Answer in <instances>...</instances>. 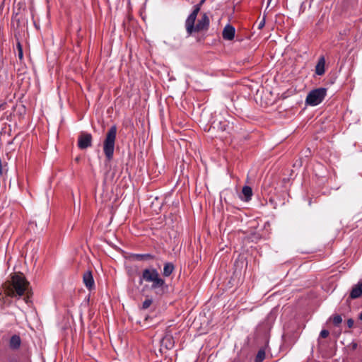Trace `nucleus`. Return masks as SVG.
<instances>
[{"mask_svg": "<svg viewBox=\"0 0 362 362\" xmlns=\"http://www.w3.org/2000/svg\"><path fill=\"white\" fill-rule=\"evenodd\" d=\"M144 281L151 283V289L158 296H163L168 290V284L161 278L156 268L150 267L143 269L139 279V284L141 285Z\"/></svg>", "mask_w": 362, "mask_h": 362, "instance_id": "nucleus-1", "label": "nucleus"}, {"mask_svg": "<svg viewBox=\"0 0 362 362\" xmlns=\"http://www.w3.org/2000/svg\"><path fill=\"white\" fill-rule=\"evenodd\" d=\"M199 11L200 4H196L194 6L192 12L188 16L185 21V28L188 35H191L193 33H198L209 28L210 21L206 13H203L202 18L198 20L197 25H194Z\"/></svg>", "mask_w": 362, "mask_h": 362, "instance_id": "nucleus-2", "label": "nucleus"}, {"mask_svg": "<svg viewBox=\"0 0 362 362\" xmlns=\"http://www.w3.org/2000/svg\"><path fill=\"white\" fill-rule=\"evenodd\" d=\"M28 286L29 283L23 274H14L8 282L6 291L8 296L19 298L25 294Z\"/></svg>", "mask_w": 362, "mask_h": 362, "instance_id": "nucleus-3", "label": "nucleus"}, {"mask_svg": "<svg viewBox=\"0 0 362 362\" xmlns=\"http://www.w3.org/2000/svg\"><path fill=\"white\" fill-rule=\"evenodd\" d=\"M117 130V129L116 125L110 127L106 133L105 138L103 141V152L105 156V161L108 163L113 158Z\"/></svg>", "mask_w": 362, "mask_h": 362, "instance_id": "nucleus-4", "label": "nucleus"}, {"mask_svg": "<svg viewBox=\"0 0 362 362\" xmlns=\"http://www.w3.org/2000/svg\"><path fill=\"white\" fill-rule=\"evenodd\" d=\"M327 95V88H318L313 89L308 94L305 103L311 106H316L321 103Z\"/></svg>", "mask_w": 362, "mask_h": 362, "instance_id": "nucleus-5", "label": "nucleus"}, {"mask_svg": "<svg viewBox=\"0 0 362 362\" xmlns=\"http://www.w3.org/2000/svg\"><path fill=\"white\" fill-rule=\"evenodd\" d=\"M211 126L214 129H217L222 132H226L229 133L233 129V123H230L224 118H221L219 120H214L212 122Z\"/></svg>", "mask_w": 362, "mask_h": 362, "instance_id": "nucleus-6", "label": "nucleus"}, {"mask_svg": "<svg viewBox=\"0 0 362 362\" xmlns=\"http://www.w3.org/2000/svg\"><path fill=\"white\" fill-rule=\"evenodd\" d=\"M93 137L90 133L81 132L78 139V147L80 149H86L92 146Z\"/></svg>", "mask_w": 362, "mask_h": 362, "instance_id": "nucleus-7", "label": "nucleus"}, {"mask_svg": "<svg viewBox=\"0 0 362 362\" xmlns=\"http://www.w3.org/2000/svg\"><path fill=\"white\" fill-rule=\"evenodd\" d=\"M83 281L86 287L91 291L95 288V282L90 271H86L83 274Z\"/></svg>", "mask_w": 362, "mask_h": 362, "instance_id": "nucleus-8", "label": "nucleus"}, {"mask_svg": "<svg viewBox=\"0 0 362 362\" xmlns=\"http://www.w3.org/2000/svg\"><path fill=\"white\" fill-rule=\"evenodd\" d=\"M362 296V281L354 285L349 294V298L356 299Z\"/></svg>", "mask_w": 362, "mask_h": 362, "instance_id": "nucleus-9", "label": "nucleus"}, {"mask_svg": "<svg viewBox=\"0 0 362 362\" xmlns=\"http://www.w3.org/2000/svg\"><path fill=\"white\" fill-rule=\"evenodd\" d=\"M235 28L233 25L228 24L223 28L222 36L224 40H232L235 37Z\"/></svg>", "mask_w": 362, "mask_h": 362, "instance_id": "nucleus-10", "label": "nucleus"}, {"mask_svg": "<svg viewBox=\"0 0 362 362\" xmlns=\"http://www.w3.org/2000/svg\"><path fill=\"white\" fill-rule=\"evenodd\" d=\"M161 346L166 349H171L175 345V341L173 336L170 334H166L160 341Z\"/></svg>", "mask_w": 362, "mask_h": 362, "instance_id": "nucleus-11", "label": "nucleus"}, {"mask_svg": "<svg viewBox=\"0 0 362 362\" xmlns=\"http://www.w3.org/2000/svg\"><path fill=\"white\" fill-rule=\"evenodd\" d=\"M315 74L318 76H322L325 73V58L320 56L315 66Z\"/></svg>", "mask_w": 362, "mask_h": 362, "instance_id": "nucleus-12", "label": "nucleus"}, {"mask_svg": "<svg viewBox=\"0 0 362 362\" xmlns=\"http://www.w3.org/2000/svg\"><path fill=\"white\" fill-rule=\"evenodd\" d=\"M21 343L20 336L13 334L9 339L8 346L11 350H18L21 347Z\"/></svg>", "mask_w": 362, "mask_h": 362, "instance_id": "nucleus-13", "label": "nucleus"}, {"mask_svg": "<svg viewBox=\"0 0 362 362\" xmlns=\"http://www.w3.org/2000/svg\"><path fill=\"white\" fill-rule=\"evenodd\" d=\"M0 362H21L19 356L16 354L0 355Z\"/></svg>", "mask_w": 362, "mask_h": 362, "instance_id": "nucleus-14", "label": "nucleus"}, {"mask_svg": "<svg viewBox=\"0 0 362 362\" xmlns=\"http://www.w3.org/2000/svg\"><path fill=\"white\" fill-rule=\"evenodd\" d=\"M242 194L244 196L243 198H242L243 200L245 202H248L251 200L252 196V189L249 186H244L242 189Z\"/></svg>", "mask_w": 362, "mask_h": 362, "instance_id": "nucleus-15", "label": "nucleus"}, {"mask_svg": "<svg viewBox=\"0 0 362 362\" xmlns=\"http://www.w3.org/2000/svg\"><path fill=\"white\" fill-rule=\"evenodd\" d=\"M175 269L174 264L171 262H166L164 264L163 276L164 277L170 276Z\"/></svg>", "mask_w": 362, "mask_h": 362, "instance_id": "nucleus-16", "label": "nucleus"}, {"mask_svg": "<svg viewBox=\"0 0 362 362\" xmlns=\"http://www.w3.org/2000/svg\"><path fill=\"white\" fill-rule=\"evenodd\" d=\"M132 256L134 258V259L138 260V261L150 260V259H153L155 258V257L153 255L149 254V253L134 254Z\"/></svg>", "mask_w": 362, "mask_h": 362, "instance_id": "nucleus-17", "label": "nucleus"}, {"mask_svg": "<svg viewBox=\"0 0 362 362\" xmlns=\"http://www.w3.org/2000/svg\"><path fill=\"white\" fill-rule=\"evenodd\" d=\"M265 358V351L263 349H260L255 357V362H262Z\"/></svg>", "mask_w": 362, "mask_h": 362, "instance_id": "nucleus-18", "label": "nucleus"}, {"mask_svg": "<svg viewBox=\"0 0 362 362\" xmlns=\"http://www.w3.org/2000/svg\"><path fill=\"white\" fill-rule=\"evenodd\" d=\"M153 303V299L151 298H147L145 299V300L143 302L141 305L142 310H146L148 309Z\"/></svg>", "mask_w": 362, "mask_h": 362, "instance_id": "nucleus-19", "label": "nucleus"}, {"mask_svg": "<svg viewBox=\"0 0 362 362\" xmlns=\"http://www.w3.org/2000/svg\"><path fill=\"white\" fill-rule=\"evenodd\" d=\"M16 48L18 50V57L21 61L23 59V47L19 41L16 43Z\"/></svg>", "mask_w": 362, "mask_h": 362, "instance_id": "nucleus-20", "label": "nucleus"}, {"mask_svg": "<svg viewBox=\"0 0 362 362\" xmlns=\"http://www.w3.org/2000/svg\"><path fill=\"white\" fill-rule=\"evenodd\" d=\"M342 322V317L340 315H334L332 316V322L335 326H339Z\"/></svg>", "mask_w": 362, "mask_h": 362, "instance_id": "nucleus-21", "label": "nucleus"}, {"mask_svg": "<svg viewBox=\"0 0 362 362\" xmlns=\"http://www.w3.org/2000/svg\"><path fill=\"white\" fill-rule=\"evenodd\" d=\"M329 331L327 329H322L320 333V337L322 338H327L329 336Z\"/></svg>", "mask_w": 362, "mask_h": 362, "instance_id": "nucleus-22", "label": "nucleus"}, {"mask_svg": "<svg viewBox=\"0 0 362 362\" xmlns=\"http://www.w3.org/2000/svg\"><path fill=\"white\" fill-rule=\"evenodd\" d=\"M346 323L349 328H352L354 324V321L352 318H349L347 320Z\"/></svg>", "mask_w": 362, "mask_h": 362, "instance_id": "nucleus-23", "label": "nucleus"}, {"mask_svg": "<svg viewBox=\"0 0 362 362\" xmlns=\"http://www.w3.org/2000/svg\"><path fill=\"white\" fill-rule=\"evenodd\" d=\"M265 24V16H264L263 19L261 21V22L258 25V29H262Z\"/></svg>", "mask_w": 362, "mask_h": 362, "instance_id": "nucleus-24", "label": "nucleus"}, {"mask_svg": "<svg viewBox=\"0 0 362 362\" xmlns=\"http://www.w3.org/2000/svg\"><path fill=\"white\" fill-rule=\"evenodd\" d=\"M7 108V103L6 102L0 104V111L4 110Z\"/></svg>", "mask_w": 362, "mask_h": 362, "instance_id": "nucleus-25", "label": "nucleus"}, {"mask_svg": "<svg viewBox=\"0 0 362 362\" xmlns=\"http://www.w3.org/2000/svg\"><path fill=\"white\" fill-rule=\"evenodd\" d=\"M310 149H309V148H308V149L305 151V155L306 156H308V154H310Z\"/></svg>", "mask_w": 362, "mask_h": 362, "instance_id": "nucleus-26", "label": "nucleus"}, {"mask_svg": "<svg viewBox=\"0 0 362 362\" xmlns=\"http://www.w3.org/2000/svg\"><path fill=\"white\" fill-rule=\"evenodd\" d=\"M358 318L362 321V313H360Z\"/></svg>", "mask_w": 362, "mask_h": 362, "instance_id": "nucleus-27", "label": "nucleus"}, {"mask_svg": "<svg viewBox=\"0 0 362 362\" xmlns=\"http://www.w3.org/2000/svg\"><path fill=\"white\" fill-rule=\"evenodd\" d=\"M204 1H205V0H202V1H200V3L199 4H200V6H202V4L204 2Z\"/></svg>", "mask_w": 362, "mask_h": 362, "instance_id": "nucleus-28", "label": "nucleus"}, {"mask_svg": "<svg viewBox=\"0 0 362 362\" xmlns=\"http://www.w3.org/2000/svg\"><path fill=\"white\" fill-rule=\"evenodd\" d=\"M271 1H272V0H268V3H267L268 6L269 5V4H270Z\"/></svg>", "mask_w": 362, "mask_h": 362, "instance_id": "nucleus-29", "label": "nucleus"}]
</instances>
